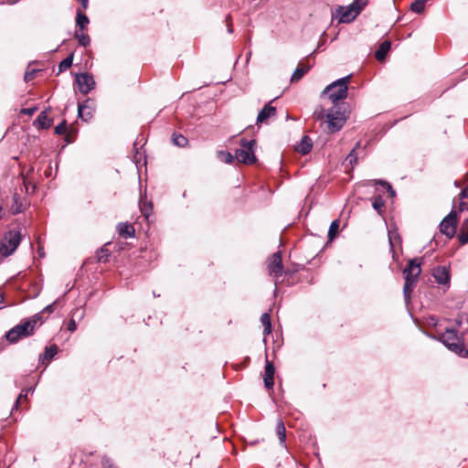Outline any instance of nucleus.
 <instances>
[{
	"mask_svg": "<svg viewBox=\"0 0 468 468\" xmlns=\"http://www.w3.org/2000/svg\"><path fill=\"white\" fill-rule=\"evenodd\" d=\"M56 303H57V302H54V303L48 304V306H46L43 309L42 313H49V314L52 313L54 311Z\"/></svg>",
	"mask_w": 468,
	"mask_h": 468,
	"instance_id": "nucleus-46",
	"label": "nucleus"
},
{
	"mask_svg": "<svg viewBox=\"0 0 468 468\" xmlns=\"http://www.w3.org/2000/svg\"><path fill=\"white\" fill-rule=\"evenodd\" d=\"M67 130V122L64 120L55 127V133L57 134H64Z\"/></svg>",
	"mask_w": 468,
	"mask_h": 468,
	"instance_id": "nucleus-41",
	"label": "nucleus"
},
{
	"mask_svg": "<svg viewBox=\"0 0 468 468\" xmlns=\"http://www.w3.org/2000/svg\"><path fill=\"white\" fill-rule=\"evenodd\" d=\"M35 123L37 124L39 128L47 129L51 126L52 120L48 117L47 112L43 111L35 121Z\"/></svg>",
	"mask_w": 468,
	"mask_h": 468,
	"instance_id": "nucleus-19",
	"label": "nucleus"
},
{
	"mask_svg": "<svg viewBox=\"0 0 468 468\" xmlns=\"http://www.w3.org/2000/svg\"><path fill=\"white\" fill-rule=\"evenodd\" d=\"M81 1V5L83 8H87L88 6V0H80Z\"/></svg>",
	"mask_w": 468,
	"mask_h": 468,
	"instance_id": "nucleus-48",
	"label": "nucleus"
},
{
	"mask_svg": "<svg viewBox=\"0 0 468 468\" xmlns=\"http://www.w3.org/2000/svg\"><path fill=\"white\" fill-rule=\"evenodd\" d=\"M390 46L391 44L389 41H383L380 44L378 49L375 53L376 58L378 60H382L386 57L387 53L389 51Z\"/></svg>",
	"mask_w": 468,
	"mask_h": 468,
	"instance_id": "nucleus-21",
	"label": "nucleus"
},
{
	"mask_svg": "<svg viewBox=\"0 0 468 468\" xmlns=\"http://www.w3.org/2000/svg\"><path fill=\"white\" fill-rule=\"evenodd\" d=\"M94 101L90 99L86 100L83 103L78 105V115L84 122L90 121L93 117Z\"/></svg>",
	"mask_w": 468,
	"mask_h": 468,
	"instance_id": "nucleus-10",
	"label": "nucleus"
},
{
	"mask_svg": "<svg viewBox=\"0 0 468 468\" xmlns=\"http://www.w3.org/2000/svg\"><path fill=\"white\" fill-rule=\"evenodd\" d=\"M421 261L414 258L409 261L407 267L403 270L404 279L410 278L413 282H418L421 273Z\"/></svg>",
	"mask_w": 468,
	"mask_h": 468,
	"instance_id": "nucleus-8",
	"label": "nucleus"
},
{
	"mask_svg": "<svg viewBox=\"0 0 468 468\" xmlns=\"http://www.w3.org/2000/svg\"><path fill=\"white\" fill-rule=\"evenodd\" d=\"M256 144L255 140L241 139V148L235 151V159L239 163L251 165L256 162V156L254 154V146Z\"/></svg>",
	"mask_w": 468,
	"mask_h": 468,
	"instance_id": "nucleus-5",
	"label": "nucleus"
},
{
	"mask_svg": "<svg viewBox=\"0 0 468 468\" xmlns=\"http://www.w3.org/2000/svg\"><path fill=\"white\" fill-rule=\"evenodd\" d=\"M359 147H360V143H357L356 147L350 152V154L346 157V160H348L351 165L356 163L357 156H356V151Z\"/></svg>",
	"mask_w": 468,
	"mask_h": 468,
	"instance_id": "nucleus-39",
	"label": "nucleus"
},
{
	"mask_svg": "<svg viewBox=\"0 0 468 468\" xmlns=\"http://www.w3.org/2000/svg\"><path fill=\"white\" fill-rule=\"evenodd\" d=\"M384 205H385V202L380 196L376 197L372 202L373 208L376 209L378 213H380Z\"/></svg>",
	"mask_w": 468,
	"mask_h": 468,
	"instance_id": "nucleus-35",
	"label": "nucleus"
},
{
	"mask_svg": "<svg viewBox=\"0 0 468 468\" xmlns=\"http://www.w3.org/2000/svg\"><path fill=\"white\" fill-rule=\"evenodd\" d=\"M37 70L35 69H32V70H29V71H27L25 73V76H24V80L25 81L28 82L30 80H32L34 78H35V75L37 74Z\"/></svg>",
	"mask_w": 468,
	"mask_h": 468,
	"instance_id": "nucleus-44",
	"label": "nucleus"
},
{
	"mask_svg": "<svg viewBox=\"0 0 468 468\" xmlns=\"http://www.w3.org/2000/svg\"><path fill=\"white\" fill-rule=\"evenodd\" d=\"M31 391H32L31 388L22 390V392L20 393V395L17 397V399L16 400V404L13 408V410H17L19 403H21L23 400H26L27 399L28 393H30Z\"/></svg>",
	"mask_w": 468,
	"mask_h": 468,
	"instance_id": "nucleus-33",
	"label": "nucleus"
},
{
	"mask_svg": "<svg viewBox=\"0 0 468 468\" xmlns=\"http://www.w3.org/2000/svg\"><path fill=\"white\" fill-rule=\"evenodd\" d=\"M109 258H110V251L108 249L106 248H101L98 251H97V260L98 261L100 262H107L109 261Z\"/></svg>",
	"mask_w": 468,
	"mask_h": 468,
	"instance_id": "nucleus-32",
	"label": "nucleus"
},
{
	"mask_svg": "<svg viewBox=\"0 0 468 468\" xmlns=\"http://www.w3.org/2000/svg\"><path fill=\"white\" fill-rule=\"evenodd\" d=\"M57 352H58V346L56 345L47 346L45 348L44 355L43 356L40 355L39 359H41L43 357V359H46V360H48V362H49L55 356Z\"/></svg>",
	"mask_w": 468,
	"mask_h": 468,
	"instance_id": "nucleus-27",
	"label": "nucleus"
},
{
	"mask_svg": "<svg viewBox=\"0 0 468 468\" xmlns=\"http://www.w3.org/2000/svg\"><path fill=\"white\" fill-rule=\"evenodd\" d=\"M269 274L273 278L275 283L281 282L280 278L282 276L283 266L281 252H275L267 261Z\"/></svg>",
	"mask_w": 468,
	"mask_h": 468,
	"instance_id": "nucleus-6",
	"label": "nucleus"
},
{
	"mask_svg": "<svg viewBox=\"0 0 468 468\" xmlns=\"http://www.w3.org/2000/svg\"><path fill=\"white\" fill-rule=\"evenodd\" d=\"M368 0H355L351 5L355 8L356 11H358V14L361 10L367 5Z\"/></svg>",
	"mask_w": 468,
	"mask_h": 468,
	"instance_id": "nucleus-38",
	"label": "nucleus"
},
{
	"mask_svg": "<svg viewBox=\"0 0 468 468\" xmlns=\"http://www.w3.org/2000/svg\"><path fill=\"white\" fill-rule=\"evenodd\" d=\"M416 282L411 281L410 278L405 279L403 286V295L405 302L408 303L410 301V294L416 285Z\"/></svg>",
	"mask_w": 468,
	"mask_h": 468,
	"instance_id": "nucleus-18",
	"label": "nucleus"
},
{
	"mask_svg": "<svg viewBox=\"0 0 468 468\" xmlns=\"http://www.w3.org/2000/svg\"><path fill=\"white\" fill-rule=\"evenodd\" d=\"M73 58L74 54L71 53L58 64V73H61L71 67Z\"/></svg>",
	"mask_w": 468,
	"mask_h": 468,
	"instance_id": "nucleus-28",
	"label": "nucleus"
},
{
	"mask_svg": "<svg viewBox=\"0 0 468 468\" xmlns=\"http://www.w3.org/2000/svg\"><path fill=\"white\" fill-rule=\"evenodd\" d=\"M310 69V67L309 66H306V65H300L299 67H297V69L293 71L292 77H291V81L292 82H296L298 80H300L303 75L308 72V70Z\"/></svg>",
	"mask_w": 468,
	"mask_h": 468,
	"instance_id": "nucleus-22",
	"label": "nucleus"
},
{
	"mask_svg": "<svg viewBox=\"0 0 468 468\" xmlns=\"http://www.w3.org/2000/svg\"><path fill=\"white\" fill-rule=\"evenodd\" d=\"M457 228V214L452 211L447 215L440 224V231L444 234L448 239H452Z\"/></svg>",
	"mask_w": 468,
	"mask_h": 468,
	"instance_id": "nucleus-7",
	"label": "nucleus"
},
{
	"mask_svg": "<svg viewBox=\"0 0 468 468\" xmlns=\"http://www.w3.org/2000/svg\"><path fill=\"white\" fill-rule=\"evenodd\" d=\"M40 319L41 317L38 314L27 320L22 321L20 324L11 328L5 334L6 340L12 344H15L21 338L32 335L34 334L35 327Z\"/></svg>",
	"mask_w": 468,
	"mask_h": 468,
	"instance_id": "nucleus-2",
	"label": "nucleus"
},
{
	"mask_svg": "<svg viewBox=\"0 0 468 468\" xmlns=\"http://www.w3.org/2000/svg\"><path fill=\"white\" fill-rule=\"evenodd\" d=\"M339 228V223H338V220H334L330 227H329V230H328V237L330 239H333L335 236V233L337 231Z\"/></svg>",
	"mask_w": 468,
	"mask_h": 468,
	"instance_id": "nucleus-36",
	"label": "nucleus"
},
{
	"mask_svg": "<svg viewBox=\"0 0 468 468\" xmlns=\"http://www.w3.org/2000/svg\"><path fill=\"white\" fill-rule=\"evenodd\" d=\"M427 0H414L410 5V10L414 13H421L424 10Z\"/></svg>",
	"mask_w": 468,
	"mask_h": 468,
	"instance_id": "nucleus-31",
	"label": "nucleus"
},
{
	"mask_svg": "<svg viewBox=\"0 0 468 468\" xmlns=\"http://www.w3.org/2000/svg\"><path fill=\"white\" fill-rule=\"evenodd\" d=\"M465 201H466V205H465L464 209H468V197L465 198Z\"/></svg>",
	"mask_w": 468,
	"mask_h": 468,
	"instance_id": "nucleus-52",
	"label": "nucleus"
},
{
	"mask_svg": "<svg viewBox=\"0 0 468 468\" xmlns=\"http://www.w3.org/2000/svg\"><path fill=\"white\" fill-rule=\"evenodd\" d=\"M324 117L326 118V114H324V108L322 106H317L313 112V118L315 121H322Z\"/></svg>",
	"mask_w": 468,
	"mask_h": 468,
	"instance_id": "nucleus-34",
	"label": "nucleus"
},
{
	"mask_svg": "<svg viewBox=\"0 0 468 468\" xmlns=\"http://www.w3.org/2000/svg\"><path fill=\"white\" fill-rule=\"evenodd\" d=\"M117 229H118L119 235L124 239L132 238L134 236V232H135L134 228L133 225H131L129 223H126V222L119 223Z\"/></svg>",
	"mask_w": 468,
	"mask_h": 468,
	"instance_id": "nucleus-17",
	"label": "nucleus"
},
{
	"mask_svg": "<svg viewBox=\"0 0 468 468\" xmlns=\"http://www.w3.org/2000/svg\"><path fill=\"white\" fill-rule=\"evenodd\" d=\"M74 36L80 46L88 47L90 45V38L84 33V30H76Z\"/></svg>",
	"mask_w": 468,
	"mask_h": 468,
	"instance_id": "nucleus-24",
	"label": "nucleus"
},
{
	"mask_svg": "<svg viewBox=\"0 0 468 468\" xmlns=\"http://www.w3.org/2000/svg\"><path fill=\"white\" fill-rule=\"evenodd\" d=\"M172 141L175 145L179 147H185L188 144V140L186 137L180 133H174L172 135Z\"/></svg>",
	"mask_w": 468,
	"mask_h": 468,
	"instance_id": "nucleus-29",
	"label": "nucleus"
},
{
	"mask_svg": "<svg viewBox=\"0 0 468 468\" xmlns=\"http://www.w3.org/2000/svg\"><path fill=\"white\" fill-rule=\"evenodd\" d=\"M37 111V107L23 108L20 111L21 114L32 116Z\"/></svg>",
	"mask_w": 468,
	"mask_h": 468,
	"instance_id": "nucleus-43",
	"label": "nucleus"
},
{
	"mask_svg": "<svg viewBox=\"0 0 468 468\" xmlns=\"http://www.w3.org/2000/svg\"><path fill=\"white\" fill-rule=\"evenodd\" d=\"M439 339L449 350L463 356L464 346L461 343L456 330L446 329L443 333L440 334Z\"/></svg>",
	"mask_w": 468,
	"mask_h": 468,
	"instance_id": "nucleus-4",
	"label": "nucleus"
},
{
	"mask_svg": "<svg viewBox=\"0 0 468 468\" xmlns=\"http://www.w3.org/2000/svg\"><path fill=\"white\" fill-rule=\"evenodd\" d=\"M218 154L228 164H231L235 158V155L233 156L229 152L221 151Z\"/></svg>",
	"mask_w": 468,
	"mask_h": 468,
	"instance_id": "nucleus-40",
	"label": "nucleus"
},
{
	"mask_svg": "<svg viewBox=\"0 0 468 468\" xmlns=\"http://www.w3.org/2000/svg\"><path fill=\"white\" fill-rule=\"evenodd\" d=\"M261 322L263 325V334L265 335L271 333V316L268 313H264L261 314Z\"/></svg>",
	"mask_w": 468,
	"mask_h": 468,
	"instance_id": "nucleus-26",
	"label": "nucleus"
},
{
	"mask_svg": "<svg viewBox=\"0 0 468 468\" xmlns=\"http://www.w3.org/2000/svg\"><path fill=\"white\" fill-rule=\"evenodd\" d=\"M75 81L82 94L89 93L95 86L93 77L88 73L76 74Z\"/></svg>",
	"mask_w": 468,
	"mask_h": 468,
	"instance_id": "nucleus-9",
	"label": "nucleus"
},
{
	"mask_svg": "<svg viewBox=\"0 0 468 468\" xmlns=\"http://www.w3.org/2000/svg\"><path fill=\"white\" fill-rule=\"evenodd\" d=\"M27 207V201L22 198L18 194L13 195V204L11 205V212L14 215L19 214L25 210Z\"/></svg>",
	"mask_w": 468,
	"mask_h": 468,
	"instance_id": "nucleus-15",
	"label": "nucleus"
},
{
	"mask_svg": "<svg viewBox=\"0 0 468 468\" xmlns=\"http://www.w3.org/2000/svg\"><path fill=\"white\" fill-rule=\"evenodd\" d=\"M4 210L3 207L0 206V219L3 218Z\"/></svg>",
	"mask_w": 468,
	"mask_h": 468,
	"instance_id": "nucleus-51",
	"label": "nucleus"
},
{
	"mask_svg": "<svg viewBox=\"0 0 468 468\" xmlns=\"http://www.w3.org/2000/svg\"><path fill=\"white\" fill-rule=\"evenodd\" d=\"M349 79L350 76L341 78L328 85L323 91V94H327L328 99L334 103V106L326 113L325 122L328 133L339 131L346 123L344 105L338 101L347 97Z\"/></svg>",
	"mask_w": 468,
	"mask_h": 468,
	"instance_id": "nucleus-1",
	"label": "nucleus"
},
{
	"mask_svg": "<svg viewBox=\"0 0 468 468\" xmlns=\"http://www.w3.org/2000/svg\"><path fill=\"white\" fill-rule=\"evenodd\" d=\"M432 275L437 283L449 287L451 275L449 270L445 266H437L432 271Z\"/></svg>",
	"mask_w": 468,
	"mask_h": 468,
	"instance_id": "nucleus-11",
	"label": "nucleus"
},
{
	"mask_svg": "<svg viewBox=\"0 0 468 468\" xmlns=\"http://www.w3.org/2000/svg\"><path fill=\"white\" fill-rule=\"evenodd\" d=\"M276 108L271 106V103L266 104L259 112L257 116V123L266 122L267 120L271 117L276 115Z\"/></svg>",
	"mask_w": 468,
	"mask_h": 468,
	"instance_id": "nucleus-14",
	"label": "nucleus"
},
{
	"mask_svg": "<svg viewBox=\"0 0 468 468\" xmlns=\"http://www.w3.org/2000/svg\"><path fill=\"white\" fill-rule=\"evenodd\" d=\"M228 31H229V33H232V31H233L230 24H228Z\"/></svg>",
	"mask_w": 468,
	"mask_h": 468,
	"instance_id": "nucleus-50",
	"label": "nucleus"
},
{
	"mask_svg": "<svg viewBox=\"0 0 468 468\" xmlns=\"http://www.w3.org/2000/svg\"><path fill=\"white\" fill-rule=\"evenodd\" d=\"M276 432H277V435H278L281 444L285 446L286 429H285L284 423L282 420H279V421L277 422Z\"/></svg>",
	"mask_w": 468,
	"mask_h": 468,
	"instance_id": "nucleus-23",
	"label": "nucleus"
},
{
	"mask_svg": "<svg viewBox=\"0 0 468 468\" xmlns=\"http://www.w3.org/2000/svg\"><path fill=\"white\" fill-rule=\"evenodd\" d=\"M458 239L462 244L468 243V218L463 220L460 232L458 234Z\"/></svg>",
	"mask_w": 468,
	"mask_h": 468,
	"instance_id": "nucleus-25",
	"label": "nucleus"
},
{
	"mask_svg": "<svg viewBox=\"0 0 468 468\" xmlns=\"http://www.w3.org/2000/svg\"><path fill=\"white\" fill-rule=\"evenodd\" d=\"M313 147L312 140L309 136L304 135L303 136L302 140L296 146V151L302 154H307L311 152Z\"/></svg>",
	"mask_w": 468,
	"mask_h": 468,
	"instance_id": "nucleus-16",
	"label": "nucleus"
},
{
	"mask_svg": "<svg viewBox=\"0 0 468 468\" xmlns=\"http://www.w3.org/2000/svg\"><path fill=\"white\" fill-rule=\"evenodd\" d=\"M392 239H393V235L389 232L388 239H389V243H390L391 248H393Z\"/></svg>",
	"mask_w": 468,
	"mask_h": 468,
	"instance_id": "nucleus-49",
	"label": "nucleus"
},
{
	"mask_svg": "<svg viewBox=\"0 0 468 468\" xmlns=\"http://www.w3.org/2000/svg\"><path fill=\"white\" fill-rule=\"evenodd\" d=\"M101 465L103 468H117L110 458L104 456L101 460Z\"/></svg>",
	"mask_w": 468,
	"mask_h": 468,
	"instance_id": "nucleus-42",
	"label": "nucleus"
},
{
	"mask_svg": "<svg viewBox=\"0 0 468 468\" xmlns=\"http://www.w3.org/2000/svg\"><path fill=\"white\" fill-rule=\"evenodd\" d=\"M22 239V234L19 229H11L6 232L1 241L0 253L5 256H10L19 246Z\"/></svg>",
	"mask_w": 468,
	"mask_h": 468,
	"instance_id": "nucleus-3",
	"label": "nucleus"
},
{
	"mask_svg": "<svg viewBox=\"0 0 468 468\" xmlns=\"http://www.w3.org/2000/svg\"><path fill=\"white\" fill-rule=\"evenodd\" d=\"M77 328V324L73 319H71L68 324V330L70 332H74Z\"/></svg>",
	"mask_w": 468,
	"mask_h": 468,
	"instance_id": "nucleus-47",
	"label": "nucleus"
},
{
	"mask_svg": "<svg viewBox=\"0 0 468 468\" xmlns=\"http://www.w3.org/2000/svg\"><path fill=\"white\" fill-rule=\"evenodd\" d=\"M336 12L340 23H350L359 15L351 5L346 7L340 6Z\"/></svg>",
	"mask_w": 468,
	"mask_h": 468,
	"instance_id": "nucleus-12",
	"label": "nucleus"
},
{
	"mask_svg": "<svg viewBox=\"0 0 468 468\" xmlns=\"http://www.w3.org/2000/svg\"><path fill=\"white\" fill-rule=\"evenodd\" d=\"M275 368L271 362L266 361L265 370H264V377H263V382L266 388L271 389L272 388L274 382H273V377H274Z\"/></svg>",
	"mask_w": 468,
	"mask_h": 468,
	"instance_id": "nucleus-13",
	"label": "nucleus"
},
{
	"mask_svg": "<svg viewBox=\"0 0 468 468\" xmlns=\"http://www.w3.org/2000/svg\"><path fill=\"white\" fill-rule=\"evenodd\" d=\"M4 301V295L2 293H0V303H3Z\"/></svg>",
	"mask_w": 468,
	"mask_h": 468,
	"instance_id": "nucleus-53",
	"label": "nucleus"
},
{
	"mask_svg": "<svg viewBox=\"0 0 468 468\" xmlns=\"http://www.w3.org/2000/svg\"><path fill=\"white\" fill-rule=\"evenodd\" d=\"M89 23V17L82 11L77 10L76 25L80 30H85Z\"/></svg>",
	"mask_w": 468,
	"mask_h": 468,
	"instance_id": "nucleus-20",
	"label": "nucleus"
},
{
	"mask_svg": "<svg viewBox=\"0 0 468 468\" xmlns=\"http://www.w3.org/2000/svg\"><path fill=\"white\" fill-rule=\"evenodd\" d=\"M229 19H230V16H228L227 21L229 22Z\"/></svg>",
	"mask_w": 468,
	"mask_h": 468,
	"instance_id": "nucleus-54",
	"label": "nucleus"
},
{
	"mask_svg": "<svg viewBox=\"0 0 468 468\" xmlns=\"http://www.w3.org/2000/svg\"><path fill=\"white\" fill-rule=\"evenodd\" d=\"M140 209L145 219H148L153 209L152 203L147 201L141 202Z\"/></svg>",
	"mask_w": 468,
	"mask_h": 468,
	"instance_id": "nucleus-30",
	"label": "nucleus"
},
{
	"mask_svg": "<svg viewBox=\"0 0 468 468\" xmlns=\"http://www.w3.org/2000/svg\"><path fill=\"white\" fill-rule=\"evenodd\" d=\"M466 197H468V186L464 189H463L462 192L460 193V199H461L460 210H464V207L466 205V201H465Z\"/></svg>",
	"mask_w": 468,
	"mask_h": 468,
	"instance_id": "nucleus-37",
	"label": "nucleus"
},
{
	"mask_svg": "<svg viewBox=\"0 0 468 468\" xmlns=\"http://www.w3.org/2000/svg\"><path fill=\"white\" fill-rule=\"evenodd\" d=\"M378 183L381 184L382 186H384L387 188V191L389 193L390 197L395 196V191L393 190L392 186L388 183H387L385 181H378Z\"/></svg>",
	"mask_w": 468,
	"mask_h": 468,
	"instance_id": "nucleus-45",
	"label": "nucleus"
}]
</instances>
